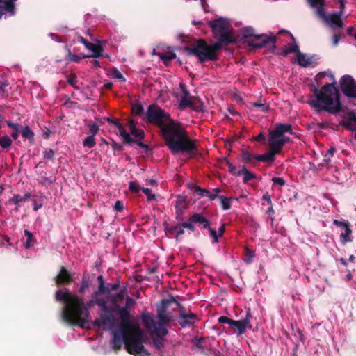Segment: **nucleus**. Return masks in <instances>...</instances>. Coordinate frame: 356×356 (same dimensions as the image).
Masks as SVG:
<instances>
[{
    "label": "nucleus",
    "instance_id": "23",
    "mask_svg": "<svg viewBox=\"0 0 356 356\" xmlns=\"http://www.w3.org/2000/svg\"><path fill=\"white\" fill-rule=\"evenodd\" d=\"M113 337L111 341L112 348L118 350L122 348V343H124L123 337L119 332H113Z\"/></svg>",
    "mask_w": 356,
    "mask_h": 356
},
{
    "label": "nucleus",
    "instance_id": "56",
    "mask_svg": "<svg viewBox=\"0 0 356 356\" xmlns=\"http://www.w3.org/2000/svg\"><path fill=\"white\" fill-rule=\"evenodd\" d=\"M316 13L324 22H325L327 15L325 14L323 6H319L316 10Z\"/></svg>",
    "mask_w": 356,
    "mask_h": 356
},
{
    "label": "nucleus",
    "instance_id": "45",
    "mask_svg": "<svg viewBox=\"0 0 356 356\" xmlns=\"http://www.w3.org/2000/svg\"><path fill=\"white\" fill-rule=\"evenodd\" d=\"M91 285L90 282L89 280L86 279L85 277H83L81 282L80 288L79 289V293H83L85 290L90 287Z\"/></svg>",
    "mask_w": 356,
    "mask_h": 356
},
{
    "label": "nucleus",
    "instance_id": "17",
    "mask_svg": "<svg viewBox=\"0 0 356 356\" xmlns=\"http://www.w3.org/2000/svg\"><path fill=\"white\" fill-rule=\"evenodd\" d=\"M17 0H0V19L6 13L13 16L15 14V1Z\"/></svg>",
    "mask_w": 356,
    "mask_h": 356
},
{
    "label": "nucleus",
    "instance_id": "2",
    "mask_svg": "<svg viewBox=\"0 0 356 356\" xmlns=\"http://www.w3.org/2000/svg\"><path fill=\"white\" fill-rule=\"evenodd\" d=\"M143 120L160 129L165 144L172 154H186L189 158H195L198 154L195 141L189 137L186 129L158 105H149Z\"/></svg>",
    "mask_w": 356,
    "mask_h": 356
},
{
    "label": "nucleus",
    "instance_id": "32",
    "mask_svg": "<svg viewBox=\"0 0 356 356\" xmlns=\"http://www.w3.org/2000/svg\"><path fill=\"white\" fill-rule=\"evenodd\" d=\"M12 143L11 138L8 135H3L0 137V147L5 152H8L10 150Z\"/></svg>",
    "mask_w": 356,
    "mask_h": 356
},
{
    "label": "nucleus",
    "instance_id": "10",
    "mask_svg": "<svg viewBox=\"0 0 356 356\" xmlns=\"http://www.w3.org/2000/svg\"><path fill=\"white\" fill-rule=\"evenodd\" d=\"M129 127L131 134L133 135L136 139H134L133 143H136L139 147L145 149V152L147 153L152 151V148L149 145L142 142V140L145 137V132L142 129H139L136 127V122L131 120L129 122Z\"/></svg>",
    "mask_w": 356,
    "mask_h": 356
},
{
    "label": "nucleus",
    "instance_id": "63",
    "mask_svg": "<svg viewBox=\"0 0 356 356\" xmlns=\"http://www.w3.org/2000/svg\"><path fill=\"white\" fill-rule=\"evenodd\" d=\"M286 54L297 53L300 51L299 46L297 44H294L292 47L285 48Z\"/></svg>",
    "mask_w": 356,
    "mask_h": 356
},
{
    "label": "nucleus",
    "instance_id": "24",
    "mask_svg": "<svg viewBox=\"0 0 356 356\" xmlns=\"http://www.w3.org/2000/svg\"><path fill=\"white\" fill-rule=\"evenodd\" d=\"M296 61L300 66L303 67H307L312 63V58L300 51L297 54Z\"/></svg>",
    "mask_w": 356,
    "mask_h": 356
},
{
    "label": "nucleus",
    "instance_id": "11",
    "mask_svg": "<svg viewBox=\"0 0 356 356\" xmlns=\"http://www.w3.org/2000/svg\"><path fill=\"white\" fill-rule=\"evenodd\" d=\"M252 314L250 309H248L245 317L239 321L232 320L231 326L234 327L233 332L237 333L238 335H241L245 332L247 328H251L250 320Z\"/></svg>",
    "mask_w": 356,
    "mask_h": 356
},
{
    "label": "nucleus",
    "instance_id": "37",
    "mask_svg": "<svg viewBox=\"0 0 356 356\" xmlns=\"http://www.w3.org/2000/svg\"><path fill=\"white\" fill-rule=\"evenodd\" d=\"M159 58L163 61L165 65H168L171 60L176 58V54L172 51L159 54Z\"/></svg>",
    "mask_w": 356,
    "mask_h": 356
},
{
    "label": "nucleus",
    "instance_id": "27",
    "mask_svg": "<svg viewBox=\"0 0 356 356\" xmlns=\"http://www.w3.org/2000/svg\"><path fill=\"white\" fill-rule=\"evenodd\" d=\"M344 230V232H342L340 234V239L342 243L345 244L348 242H351L352 239L350 237V235L352 233V230L350 229L349 222L342 228Z\"/></svg>",
    "mask_w": 356,
    "mask_h": 356
},
{
    "label": "nucleus",
    "instance_id": "48",
    "mask_svg": "<svg viewBox=\"0 0 356 356\" xmlns=\"http://www.w3.org/2000/svg\"><path fill=\"white\" fill-rule=\"evenodd\" d=\"M221 200V205L224 210H228L231 208L230 201L232 198L225 197L222 196L219 197Z\"/></svg>",
    "mask_w": 356,
    "mask_h": 356
},
{
    "label": "nucleus",
    "instance_id": "15",
    "mask_svg": "<svg viewBox=\"0 0 356 356\" xmlns=\"http://www.w3.org/2000/svg\"><path fill=\"white\" fill-rule=\"evenodd\" d=\"M280 138L279 136H276L272 131H270L268 136L269 149L275 154H280L284 147Z\"/></svg>",
    "mask_w": 356,
    "mask_h": 356
},
{
    "label": "nucleus",
    "instance_id": "42",
    "mask_svg": "<svg viewBox=\"0 0 356 356\" xmlns=\"http://www.w3.org/2000/svg\"><path fill=\"white\" fill-rule=\"evenodd\" d=\"M24 235L27 237V240L26 243L24 244V247L28 249L34 245L33 235L27 229L24 230Z\"/></svg>",
    "mask_w": 356,
    "mask_h": 356
},
{
    "label": "nucleus",
    "instance_id": "62",
    "mask_svg": "<svg viewBox=\"0 0 356 356\" xmlns=\"http://www.w3.org/2000/svg\"><path fill=\"white\" fill-rule=\"evenodd\" d=\"M110 145L114 152H120V151H122L124 149V147L122 145L118 144L113 140H112Z\"/></svg>",
    "mask_w": 356,
    "mask_h": 356
},
{
    "label": "nucleus",
    "instance_id": "46",
    "mask_svg": "<svg viewBox=\"0 0 356 356\" xmlns=\"http://www.w3.org/2000/svg\"><path fill=\"white\" fill-rule=\"evenodd\" d=\"M82 57L79 56L76 54H72L69 50L66 55L65 60L68 62L79 63Z\"/></svg>",
    "mask_w": 356,
    "mask_h": 356
},
{
    "label": "nucleus",
    "instance_id": "25",
    "mask_svg": "<svg viewBox=\"0 0 356 356\" xmlns=\"http://www.w3.org/2000/svg\"><path fill=\"white\" fill-rule=\"evenodd\" d=\"M21 134L24 139L29 140L31 145L34 143L35 134L29 126L22 127L21 128Z\"/></svg>",
    "mask_w": 356,
    "mask_h": 356
},
{
    "label": "nucleus",
    "instance_id": "38",
    "mask_svg": "<svg viewBox=\"0 0 356 356\" xmlns=\"http://www.w3.org/2000/svg\"><path fill=\"white\" fill-rule=\"evenodd\" d=\"M120 287L119 282L115 283H107L105 284V289L104 292L99 293V297L103 295H108L111 291H116Z\"/></svg>",
    "mask_w": 356,
    "mask_h": 356
},
{
    "label": "nucleus",
    "instance_id": "18",
    "mask_svg": "<svg viewBox=\"0 0 356 356\" xmlns=\"http://www.w3.org/2000/svg\"><path fill=\"white\" fill-rule=\"evenodd\" d=\"M272 131L276 136H279L280 137L282 136L286 133H289L291 135L298 137L296 133L293 131L292 126L290 124L276 123L275 124V128Z\"/></svg>",
    "mask_w": 356,
    "mask_h": 356
},
{
    "label": "nucleus",
    "instance_id": "41",
    "mask_svg": "<svg viewBox=\"0 0 356 356\" xmlns=\"http://www.w3.org/2000/svg\"><path fill=\"white\" fill-rule=\"evenodd\" d=\"M193 97L181 98L179 102V108L185 109L186 107H191Z\"/></svg>",
    "mask_w": 356,
    "mask_h": 356
},
{
    "label": "nucleus",
    "instance_id": "36",
    "mask_svg": "<svg viewBox=\"0 0 356 356\" xmlns=\"http://www.w3.org/2000/svg\"><path fill=\"white\" fill-rule=\"evenodd\" d=\"M354 121L350 120V115H348L345 120L340 122V124L345 127L348 130H350L352 131H356V127L354 124Z\"/></svg>",
    "mask_w": 356,
    "mask_h": 356
},
{
    "label": "nucleus",
    "instance_id": "40",
    "mask_svg": "<svg viewBox=\"0 0 356 356\" xmlns=\"http://www.w3.org/2000/svg\"><path fill=\"white\" fill-rule=\"evenodd\" d=\"M191 108L195 111L203 112L204 106L203 102L200 99L194 98Z\"/></svg>",
    "mask_w": 356,
    "mask_h": 356
},
{
    "label": "nucleus",
    "instance_id": "49",
    "mask_svg": "<svg viewBox=\"0 0 356 356\" xmlns=\"http://www.w3.org/2000/svg\"><path fill=\"white\" fill-rule=\"evenodd\" d=\"M181 225L183 229L186 228L191 232H193L195 230V222L191 221V216L188 218L187 221L183 222Z\"/></svg>",
    "mask_w": 356,
    "mask_h": 356
},
{
    "label": "nucleus",
    "instance_id": "61",
    "mask_svg": "<svg viewBox=\"0 0 356 356\" xmlns=\"http://www.w3.org/2000/svg\"><path fill=\"white\" fill-rule=\"evenodd\" d=\"M180 88L181 89L182 94L181 95V98H186V97H191L190 93L188 90H187L186 85L183 83H181L179 84Z\"/></svg>",
    "mask_w": 356,
    "mask_h": 356
},
{
    "label": "nucleus",
    "instance_id": "19",
    "mask_svg": "<svg viewBox=\"0 0 356 356\" xmlns=\"http://www.w3.org/2000/svg\"><path fill=\"white\" fill-rule=\"evenodd\" d=\"M191 220L195 224L202 225V229L209 228L210 222L202 213H195L191 216Z\"/></svg>",
    "mask_w": 356,
    "mask_h": 356
},
{
    "label": "nucleus",
    "instance_id": "8",
    "mask_svg": "<svg viewBox=\"0 0 356 356\" xmlns=\"http://www.w3.org/2000/svg\"><path fill=\"white\" fill-rule=\"evenodd\" d=\"M177 307L179 311L177 321L181 327H189L198 321L199 318L197 314L193 313L191 310H187L182 304L177 303Z\"/></svg>",
    "mask_w": 356,
    "mask_h": 356
},
{
    "label": "nucleus",
    "instance_id": "6",
    "mask_svg": "<svg viewBox=\"0 0 356 356\" xmlns=\"http://www.w3.org/2000/svg\"><path fill=\"white\" fill-rule=\"evenodd\" d=\"M243 38L249 44L250 46L257 49L262 48L268 43H272L273 49L275 48L276 37L275 35L268 36L266 34H255L254 29L252 27L243 29L241 32Z\"/></svg>",
    "mask_w": 356,
    "mask_h": 356
},
{
    "label": "nucleus",
    "instance_id": "33",
    "mask_svg": "<svg viewBox=\"0 0 356 356\" xmlns=\"http://www.w3.org/2000/svg\"><path fill=\"white\" fill-rule=\"evenodd\" d=\"M31 197L30 193H26L24 195H14L11 199L9 200L10 202H12L14 204H18L20 202H25Z\"/></svg>",
    "mask_w": 356,
    "mask_h": 356
},
{
    "label": "nucleus",
    "instance_id": "28",
    "mask_svg": "<svg viewBox=\"0 0 356 356\" xmlns=\"http://www.w3.org/2000/svg\"><path fill=\"white\" fill-rule=\"evenodd\" d=\"M124 298H126L125 293L123 291H120L114 295L110 296V300L113 303V307H119L120 302H121Z\"/></svg>",
    "mask_w": 356,
    "mask_h": 356
},
{
    "label": "nucleus",
    "instance_id": "3",
    "mask_svg": "<svg viewBox=\"0 0 356 356\" xmlns=\"http://www.w3.org/2000/svg\"><path fill=\"white\" fill-rule=\"evenodd\" d=\"M220 37L213 44H208L204 39H199L192 46H186L183 50L187 55L196 56L201 63L206 61H216L218 59V51L223 46L236 42L232 33L228 30L220 34Z\"/></svg>",
    "mask_w": 356,
    "mask_h": 356
},
{
    "label": "nucleus",
    "instance_id": "35",
    "mask_svg": "<svg viewBox=\"0 0 356 356\" xmlns=\"http://www.w3.org/2000/svg\"><path fill=\"white\" fill-rule=\"evenodd\" d=\"M175 208H176V213L177 215L182 214L184 209H186V207L185 205V198L179 196L175 201Z\"/></svg>",
    "mask_w": 356,
    "mask_h": 356
},
{
    "label": "nucleus",
    "instance_id": "34",
    "mask_svg": "<svg viewBox=\"0 0 356 356\" xmlns=\"http://www.w3.org/2000/svg\"><path fill=\"white\" fill-rule=\"evenodd\" d=\"M188 188L191 190H193L194 191V193L200 196V197H203V196H208L209 194V191L207 190V189H202L201 188L200 186H197V185H195L193 183H190L188 184Z\"/></svg>",
    "mask_w": 356,
    "mask_h": 356
},
{
    "label": "nucleus",
    "instance_id": "58",
    "mask_svg": "<svg viewBox=\"0 0 356 356\" xmlns=\"http://www.w3.org/2000/svg\"><path fill=\"white\" fill-rule=\"evenodd\" d=\"M55 179H52L49 177H47L46 176H41L39 182L42 185H46V184H52L54 182Z\"/></svg>",
    "mask_w": 356,
    "mask_h": 356
},
{
    "label": "nucleus",
    "instance_id": "51",
    "mask_svg": "<svg viewBox=\"0 0 356 356\" xmlns=\"http://www.w3.org/2000/svg\"><path fill=\"white\" fill-rule=\"evenodd\" d=\"M144 108L143 106L140 104H136L132 106V112L137 115H141L143 114Z\"/></svg>",
    "mask_w": 356,
    "mask_h": 356
},
{
    "label": "nucleus",
    "instance_id": "1",
    "mask_svg": "<svg viewBox=\"0 0 356 356\" xmlns=\"http://www.w3.org/2000/svg\"><path fill=\"white\" fill-rule=\"evenodd\" d=\"M97 280L98 288L91 294L90 300L86 302L82 297L70 292L67 289L65 292L61 289L56 291L55 298L56 301L64 303L61 317L67 325L84 327L85 324L88 322L90 309L94 305H97L99 307V318L92 321L93 327L107 330L115 326L116 319L113 315L114 309L110 308L107 302L99 297V293L104 292L105 289L106 284L103 275H99Z\"/></svg>",
    "mask_w": 356,
    "mask_h": 356
},
{
    "label": "nucleus",
    "instance_id": "5",
    "mask_svg": "<svg viewBox=\"0 0 356 356\" xmlns=\"http://www.w3.org/2000/svg\"><path fill=\"white\" fill-rule=\"evenodd\" d=\"M118 332L123 337L124 346L129 353L138 356H150V353L143 345V332L138 325H133L130 319L122 320Z\"/></svg>",
    "mask_w": 356,
    "mask_h": 356
},
{
    "label": "nucleus",
    "instance_id": "53",
    "mask_svg": "<svg viewBox=\"0 0 356 356\" xmlns=\"http://www.w3.org/2000/svg\"><path fill=\"white\" fill-rule=\"evenodd\" d=\"M252 106L254 107H257L260 109L261 111L262 112H268L270 109V106L268 104H261V103H258V102H254L252 104Z\"/></svg>",
    "mask_w": 356,
    "mask_h": 356
},
{
    "label": "nucleus",
    "instance_id": "57",
    "mask_svg": "<svg viewBox=\"0 0 356 356\" xmlns=\"http://www.w3.org/2000/svg\"><path fill=\"white\" fill-rule=\"evenodd\" d=\"M226 164L229 167V172L233 175L237 176L238 171L236 170V168L234 165L229 160L225 159Z\"/></svg>",
    "mask_w": 356,
    "mask_h": 356
},
{
    "label": "nucleus",
    "instance_id": "16",
    "mask_svg": "<svg viewBox=\"0 0 356 356\" xmlns=\"http://www.w3.org/2000/svg\"><path fill=\"white\" fill-rule=\"evenodd\" d=\"M341 13H334L327 15L326 17L325 23L332 29L336 28H343L344 24L341 19Z\"/></svg>",
    "mask_w": 356,
    "mask_h": 356
},
{
    "label": "nucleus",
    "instance_id": "14",
    "mask_svg": "<svg viewBox=\"0 0 356 356\" xmlns=\"http://www.w3.org/2000/svg\"><path fill=\"white\" fill-rule=\"evenodd\" d=\"M106 120L110 123L115 125L119 130L120 136L123 139V143L128 145H132L134 142V139L130 136L129 134L124 129L123 125L119 122L117 119H112L111 118H106Z\"/></svg>",
    "mask_w": 356,
    "mask_h": 356
},
{
    "label": "nucleus",
    "instance_id": "22",
    "mask_svg": "<svg viewBox=\"0 0 356 356\" xmlns=\"http://www.w3.org/2000/svg\"><path fill=\"white\" fill-rule=\"evenodd\" d=\"M169 307V305H168L167 300H161V305L157 307L156 309V321H163L165 318V315L168 312L167 310Z\"/></svg>",
    "mask_w": 356,
    "mask_h": 356
},
{
    "label": "nucleus",
    "instance_id": "55",
    "mask_svg": "<svg viewBox=\"0 0 356 356\" xmlns=\"http://www.w3.org/2000/svg\"><path fill=\"white\" fill-rule=\"evenodd\" d=\"M129 189L133 193H138L142 189L139 186L136 185L135 182L130 181L129 183Z\"/></svg>",
    "mask_w": 356,
    "mask_h": 356
},
{
    "label": "nucleus",
    "instance_id": "59",
    "mask_svg": "<svg viewBox=\"0 0 356 356\" xmlns=\"http://www.w3.org/2000/svg\"><path fill=\"white\" fill-rule=\"evenodd\" d=\"M204 341V339L203 337H202L200 339H195V341H194L195 346L199 349L200 353L204 352V346H203Z\"/></svg>",
    "mask_w": 356,
    "mask_h": 356
},
{
    "label": "nucleus",
    "instance_id": "13",
    "mask_svg": "<svg viewBox=\"0 0 356 356\" xmlns=\"http://www.w3.org/2000/svg\"><path fill=\"white\" fill-rule=\"evenodd\" d=\"M209 26L211 28L215 35L220 34L229 30L230 26L229 22L222 17L210 21Z\"/></svg>",
    "mask_w": 356,
    "mask_h": 356
},
{
    "label": "nucleus",
    "instance_id": "26",
    "mask_svg": "<svg viewBox=\"0 0 356 356\" xmlns=\"http://www.w3.org/2000/svg\"><path fill=\"white\" fill-rule=\"evenodd\" d=\"M243 175V182L247 184L249 181L256 178V175L248 170L245 165L238 171L237 176Z\"/></svg>",
    "mask_w": 356,
    "mask_h": 356
},
{
    "label": "nucleus",
    "instance_id": "64",
    "mask_svg": "<svg viewBox=\"0 0 356 356\" xmlns=\"http://www.w3.org/2000/svg\"><path fill=\"white\" fill-rule=\"evenodd\" d=\"M334 151L335 149L334 147H331L327 150V153L324 156V161L325 162L330 161V159L332 157Z\"/></svg>",
    "mask_w": 356,
    "mask_h": 356
},
{
    "label": "nucleus",
    "instance_id": "4",
    "mask_svg": "<svg viewBox=\"0 0 356 356\" xmlns=\"http://www.w3.org/2000/svg\"><path fill=\"white\" fill-rule=\"evenodd\" d=\"M336 83H326L321 89L314 90V99L308 104L318 111H325L331 114H336L342 110L340 94L335 86Z\"/></svg>",
    "mask_w": 356,
    "mask_h": 356
},
{
    "label": "nucleus",
    "instance_id": "30",
    "mask_svg": "<svg viewBox=\"0 0 356 356\" xmlns=\"http://www.w3.org/2000/svg\"><path fill=\"white\" fill-rule=\"evenodd\" d=\"M111 308L114 309V311L113 312V316H114L113 313L115 312L118 311L121 321L130 319L129 309H128L127 307L119 306V307H111Z\"/></svg>",
    "mask_w": 356,
    "mask_h": 356
},
{
    "label": "nucleus",
    "instance_id": "43",
    "mask_svg": "<svg viewBox=\"0 0 356 356\" xmlns=\"http://www.w3.org/2000/svg\"><path fill=\"white\" fill-rule=\"evenodd\" d=\"M95 145L96 140L93 136H89L85 138V139L83 141V145L85 147L92 148L95 146Z\"/></svg>",
    "mask_w": 356,
    "mask_h": 356
},
{
    "label": "nucleus",
    "instance_id": "47",
    "mask_svg": "<svg viewBox=\"0 0 356 356\" xmlns=\"http://www.w3.org/2000/svg\"><path fill=\"white\" fill-rule=\"evenodd\" d=\"M67 82L69 85L72 86L74 88L78 90L79 87L76 86V83L78 82L77 77L74 74H71L67 78Z\"/></svg>",
    "mask_w": 356,
    "mask_h": 356
},
{
    "label": "nucleus",
    "instance_id": "60",
    "mask_svg": "<svg viewBox=\"0 0 356 356\" xmlns=\"http://www.w3.org/2000/svg\"><path fill=\"white\" fill-rule=\"evenodd\" d=\"M221 192L220 188H216L213 189L212 192H209V195L207 196L210 200H214L218 196L219 193Z\"/></svg>",
    "mask_w": 356,
    "mask_h": 356
},
{
    "label": "nucleus",
    "instance_id": "29",
    "mask_svg": "<svg viewBox=\"0 0 356 356\" xmlns=\"http://www.w3.org/2000/svg\"><path fill=\"white\" fill-rule=\"evenodd\" d=\"M275 153L269 149L266 154L255 156V159L261 162L272 163L275 159Z\"/></svg>",
    "mask_w": 356,
    "mask_h": 356
},
{
    "label": "nucleus",
    "instance_id": "12",
    "mask_svg": "<svg viewBox=\"0 0 356 356\" xmlns=\"http://www.w3.org/2000/svg\"><path fill=\"white\" fill-rule=\"evenodd\" d=\"M73 280L74 275L64 266L60 268L58 274L54 277V281L57 286L70 284Z\"/></svg>",
    "mask_w": 356,
    "mask_h": 356
},
{
    "label": "nucleus",
    "instance_id": "52",
    "mask_svg": "<svg viewBox=\"0 0 356 356\" xmlns=\"http://www.w3.org/2000/svg\"><path fill=\"white\" fill-rule=\"evenodd\" d=\"M44 159L47 160H53L55 156V152L52 149H46L44 152Z\"/></svg>",
    "mask_w": 356,
    "mask_h": 356
},
{
    "label": "nucleus",
    "instance_id": "44",
    "mask_svg": "<svg viewBox=\"0 0 356 356\" xmlns=\"http://www.w3.org/2000/svg\"><path fill=\"white\" fill-rule=\"evenodd\" d=\"M8 81H0V97H6L8 95V90L6 88L8 86Z\"/></svg>",
    "mask_w": 356,
    "mask_h": 356
},
{
    "label": "nucleus",
    "instance_id": "54",
    "mask_svg": "<svg viewBox=\"0 0 356 356\" xmlns=\"http://www.w3.org/2000/svg\"><path fill=\"white\" fill-rule=\"evenodd\" d=\"M143 192L147 195V201H152L156 199L154 194L152 193V190L149 188H142Z\"/></svg>",
    "mask_w": 356,
    "mask_h": 356
},
{
    "label": "nucleus",
    "instance_id": "39",
    "mask_svg": "<svg viewBox=\"0 0 356 356\" xmlns=\"http://www.w3.org/2000/svg\"><path fill=\"white\" fill-rule=\"evenodd\" d=\"M255 155L250 154L248 151L243 149L241 152L242 161L245 163H252V161L255 159Z\"/></svg>",
    "mask_w": 356,
    "mask_h": 356
},
{
    "label": "nucleus",
    "instance_id": "9",
    "mask_svg": "<svg viewBox=\"0 0 356 356\" xmlns=\"http://www.w3.org/2000/svg\"><path fill=\"white\" fill-rule=\"evenodd\" d=\"M339 87L343 94L348 98H356V81L351 75L342 76L339 80Z\"/></svg>",
    "mask_w": 356,
    "mask_h": 356
},
{
    "label": "nucleus",
    "instance_id": "50",
    "mask_svg": "<svg viewBox=\"0 0 356 356\" xmlns=\"http://www.w3.org/2000/svg\"><path fill=\"white\" fill-rule=\"evenodd\" d=\"M245 252L248 257L245 259L244 261L246 263L250 264L252 262V259L255 257V252L248 247H245Z\"/></svg>",
    "mask_w": 356,
    "mask_h": 356
},
{
    "label": "nucleus",
    "instance_id": "7",
    "mask_svg": "<svg viewBox=\"0 0 356 356\" xmlns=\"http://www.w3.org/2000/svg\"><path fill=\"white\" fill-rule=\"evenodd\" d=\"M177 317L170 312H167L163 321H156L149 314L143 315V322L148 330L154 332L159 336H166L168 333L167 325L175 321Z\"/></svg>",
    "mask_w": 356,
    "mask_h": 356
},
{
    "label": "nucleus",
    "instance_id": "21",
    "mask_svg": "<svg viewBox=\"0 0 356 356\" xmlns=\"http://www.w3.org/2000/svg\"><path fill=\"white\" fill-rule=\"evenodd\" d=\"M92 47H88V49L92 52V55H85L82 56L83 58H99L103 57V48L99 44H95L92 43Z\"/></svg>",
    "mask_w": 356,
    "mask_h": 356
},
{
    "label": "nucleus",
    "instance_id": "31",
    "mask_svg": "<svg viewBox=\"0 0 356 356\" xmlns=\"http://www.w3.org/2000/svg\"><path fill=\"white\" fill-rule=\"evenodd\" d=\"M154 335L153 337L152 342L155 348L157 350V353L161 354V348L163 347V339L164 336H159L154 332L149 330Z\"/></svg>",
    "mask_w": 356,
    "mask_h": 356
},
{
    "label": "nucleus",
    "instance_id": "20",
    "mask_svg": "<svg viewBox=\"0 0 356 356\" xmlns=\"http://www.w3.org/2000/svg\"><path fill=\"white\" fill-rule=\"evenodd\" d=\"M165 232L168 236L176 234L175 239L178 241L179 237L184 234V229L182 228L181 225L178 223L175 226L165 227Z\"/></svg>",
    "mask_w": 356,
    "mask_h": 356
}]
</instances>
